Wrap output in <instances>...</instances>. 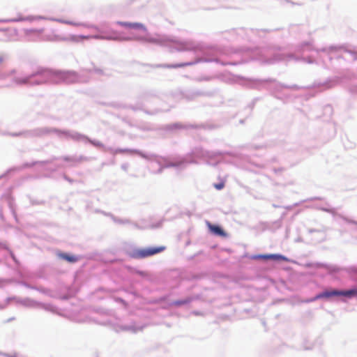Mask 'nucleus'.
<instances>
[{"mask_svg":"<svg viewBox=\"0 0 357 357\" xmlns=\"http://www.w3.org/2000/svg\"><path fill=\"white\" fill-rule=\"evenodd\" d=\"M165 248V246H158L137 249L132 252V257L135 259L146 258L163 252Z\"/></svg>","mask_w":357,"mask_h":357,"instance_id":"nucleus-1","label":"nucleus"},{"mask_svg":"<svg viewBox=\"0 0 357 357\" xmlns=\"http://www.w3.org/2000/svg\"><path fill=\"white\" fill-rule=\"evenodd\" d=\"M334 296H344L349 298L353 296H357V288L346 291L333 290L331 291H324L317 294L315 297L311 298L310 301H314L317 299L323 298H330Z\"/></svg>","mask_w":357,"mask_h":357,"instance_id":"nucleus-2","label":"nucleus"},{"mask_svg":"<svg viewBox=\"0 0 357 357\" xmlns=\"http://www.w3.org/2000/svg\"><path fill=\"white\" fill-rule=\"evenodd\" d=\"M117 23L119 25L124 26L126 28L137 29V30H142L144 32H146L147 31L146 26L142 23H138V22L131 23V22H118Z\"/></svg>","mask_w":357,"mask_h":357,"instance_id":"nucleus-3","label":"nucleus"},{"mask_svg":"<svg viewBox=\"0 0 357 357\" xmlns=\"http://www.w3.org/2000/svg\"><path fill=\"white\" fill-rule=\"evenodd\" d=\"M206 225L209 229V231L213 233V234L218 236H222L225 237L227 236V234L225 232V231L219 226L212 225L211 222H207Z\"/></svg>","mask_w":357,"mask_h":357,"instance_id":"nucleus-4","label":"nucleus"},{"mask_svg":"<svg viewBox=\"0 0 357 357\" xmlns=\"http://www.w3.org/2000/svg\"><path fill=\"white\" fill-rule=\"evenodd\" d=\"M257 259H273V260H281V261H288V259L281 255L271 254V255H262L256 257Z\"/></svg>","mask_w":357,"mask_h":357,"instance_id":"nucleus-5","label":"nucleus"},{"mask_svg":"<svg viewBox=\"0 0 357 357\" xmlns=\"http://www.w3.org/2000/svg\"><path fill=\"white\" fill-rule=\"evenodd\" d=\"M61 257L71 263L76 262L78 260V257L75 255H68L67 254H62Z\"/></svg>","mask_w":357,"mask_h":357,"instance_id":"nucleus-6","label":"nucleus"},{"mask_svg":"<svg viewBox=\"0 0 357 357\" xmlns=\"http://www.w3.org/2000/svg\"><path fill=\"white\" fill-rule=\"evenodd\" d=\"M7 30H0V40L1 41H8L10 38L8 36Z\"/></svg>","mask_w":357,"mask_h":357,"instance_id":"nucleus-7","label":"nucleus"},{"mask_svg":"<svg viewBox=\"0 0 357 357\" xmlns=\"http://www.w3.org/2000/svg\"><path fill=\"white\" fill-rule=\"evenodd\" d=\"M190 301V299L176 301L173 303V305L175 306H181V305L188 303Z\"/></svg>","mask_w":357,"mask_h":357,"instance_id":"nucleus-8","label":"nucleus"},{"mask_svg":"<svg viewBox=\"0 0 357 357\" xmlns=\"http://www.w3.org/2000/svg\"><path fill=\"white\" fill-rule=\"evenodd\" d=\"M185 66H186V64H185V63L172 64V65L167 64V65H165V67L168 68H176L183 67Z\"/></svg>","mask_w":357,"mask_h":357,"instance_id":"nucleus-9","label":"nucleus"},{"mask_svg":"<svg viewBox=\"0 0 357 357\" xmlns=\"http://www.w3.org/2000/svg\"><path fill=\"white\" fill-rule=\"evenodd\" d=\"M59 22H61L62 23H64V24H71V25H74V26H80V25H82L80 23H75V22H70V21H66V20H59Z\"/></svg>","mask_w":357,"mask_h":357,"instance_id":"nucleus-10","label":"nucleus"},{"mask_svg":"<svg viewBox=\"0 0 357 357\" xmlns=\"http://www.w3.org/2000/svg\"><path fill=\"white\" fill-rule=\"evenodd\" d=\"M225 186V183L224 182H221L220 183H217V184H214V187L217 189V190H222Z\"/></svg>","mask_w":357,"mask_h":357,"instance_id":"nucleus-11","label":"nucleus"},{"mask_svg":"<svg viewBox=\"0 0 357 357\" xmlns=\"http://www.w3.org/2000/svg\"><path fill=\"white\" fill-rule=\"evenodd\" d=\"M148 41L150 43H158V44L162 43V42L161 40H159L157 38H149L148 40Z\"/></svg>","mask_w":357,"mask_h":357,"instance_id":"nucleus-12","label":"nucleus"},{"mask_svg":"<svg viewBox=\"0 0 357 357\" xmlns=\"http://www.w3.org/2000/svg\"><path fill=\"white\" fill-rule=\"evenodd\" d=\"M28 82L27 79H17V82L19 84H26Z\"/></svg>","mask_w":357,"mask_h":357,"instance_id":"nucleus-13","label":"nucleus"},{"mask_svg":"<svg viewBox=\"0 0 357 357\" xmlns=\"http://www.w3.org/2000/svg\"><path fill=\"white\" fill-rule=\"evenodd\" d=\"M5 61V56L0 54V65H1Z\"/></svg>","mask_w":357,"mask_h":357,"instance_id":"nucleus-14","label":"nucleus"},{"mask_svg":"<svg viewBox=\"0 0 357 357\" xmlns=\"http://www.w3.org/2000/svg\"><path fill=\"white\" fill-rule=\"evenodd\" d=\"M92 144L96 146L102 147L103 146V144L100 142H92Z\"/></svg>","mask_w":357,"mask_h":357,"instance_id":"nucleus-15","label":"nucleus"},{"mask_svg":"<svg viewBox=\"0 0 357 357\" xmlns=\"http://www.w3.org/2000/svg\"><path fill=\"white\" fill-rule=\"evenodd\" d=\"M116 301L120 303H124V301L122 298H116Z\"/></svg>","mask_w":357,"mask_h":357,"instance_id":"nucleus-16","label":"nucleus"}]
</instances>
